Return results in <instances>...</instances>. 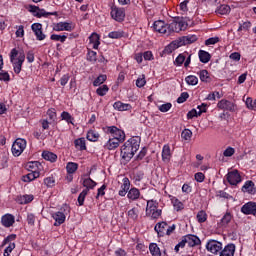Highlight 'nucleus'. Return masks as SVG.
<instances>
[{
    "label": "nucleus",
    "instance_id": "1",
    "mask_svg": "<svg viewBox=\"0 0 256 256\" xmlns=\"http://www.w3.org/2000/svg\"><path fill=\"white\" fill-rule=\"evenodd\" d=\"M141 140L139 137H132L128 139L122 146L120 155L124 161H131L135 156V153L139 151Z\"/></svg>",
    "mask_w": 256,
    "mask_h": 256
},
{
    "label": "nucleus",
    "instance_id": "2",
    "mask_svg": "<svg viewBox=\"0 0 256 256\" xmlns=\"http://www.w3.org/2000/svg\"><path fill=\"white\" fill-rule=\"evenodd\" d=\"M10 61L12 63L14 73L19 75L23 68V63H25V52L23 50L13 48L10 52Z\"/></svg>",
    "mask_w": 256,
    "mask_h": 256
},
{
    "label": "nucleus",
    "instance_id": "3",
    "mask_svg": "<svg viewBox=\"0 0 256 256\" xmlns=\"http://www.w3.org/2000/svg\"><path fill=\"white\" fill-rule=\"evenodd\" d=\"M163 211L159 209V202L155 200H148L146 204V217H151L152 219H159Z\"/></svg>",
    "mask_w": 256,
    "mask_h": 256
},
{
    "label": "nucleus",
    "instance_id": "4",
    "mask_svg": "<svg viewBox=\"0 0 256 256\" xmlns=\"http://www.w3.org/2000/svg\"><path fill=\"white\" fill-rule=\"evenodd\" d=\"M177 226L175 224L169 225L167 222H158L155 227L154 231H156L158 237H165V235H172L175 232Z\"/></svg>",
    "mask_w": 256,
    "mask_h": 256
},
{
    "label": "nucleus",
    "instance_id": "5",
    "mask_svg": "<svg viewBox=\"0 0 256 256\" xmlns=\"http://www.w3.org/2000/svg\"><path fill=\"white\" fill-rule=\"evenodd\" d=\"M189 25L183 18H175L169 25V33H181V31L187 30Z\"/></svg>",
    "mask_w": 256,
    "mask_h": 256
},
{
    "label": "nucleus",
    "instance_id": "6",
    "mask_svg": "<svg viewBox=\"0 0 256 256\" xmlns=\"http://www.w3.org/2000/svg\"><path fill=\"white\" fill-rule=\"evenodd\" d=\"M105 133H107L112 139H115L120 143H124L126 139L125 131L117 128L116 126H107Z\"/></svg>",
    "mask_w": 256,
    "mask_h": 256
},
{
    "label": "nucleus",
    "instance_id": "7",
    "mask_svg": "<svg viewBox=\"0 0 256 256\" xmlns=\"http://www.w3.org/2000/svg\"><path fill=\"white\" fill-rule=\"evenodd\" d=\"M27 148V140L23 138H17L12 144V155L14 157H19L22 155L23 151Z\"/></svg>",
    "mask_w": 256,
    "mask_h": 256
},
{
    "label": "nucleus",
    "instance_id": "8",
    "mask_svg": "<svg viewBox=\"0 0 256 256\" xmlns=\"http://www.w3.org/2000/svg\"><path fill=\"white\" fill-rule=\"evenodd\" d=\"M28 11L34 15V17H38L41 19V17H49V15H53L54 17H58L59 13L57 11L54 12H47L45 9L39 8V6L35 5H29Z\"/></svg>",
    "mask_w": 256,
    "mask_h": 256
},
{
    "label": "nucleus",
    "instance_id": "9",
    "mask_svg": "<svg viewBox=\"0 0 256 256\" xmlns=\"http://www.w3.org/2000/svg\"><path fill=\"white\" fill-rule=\"evenodd\" d=\"M66 211H69V206L64 205L60 211L52 213V218L55 221V227H59V225H63V223H65V219H67Z\"/></svg>",
    "mask_w": 256,
    "mask_h": 256
},
{
    "label": "nucleus",
    "instance_id": "10",
    "mask_svg": "<svg viewBox=\"0 0 256 256\" xmlns=\"http://www.w3.org/2000/svg\"><path fill=\"white\" fill-rule=\"evenodd\" d=\"M15 239H17V235L10 234L3 240L2 245H8L4 250V256H10L11 253H13V249H15V242L12 241H15Z\"/></svg>",
    "mask_w": 256,
    "mask_h": 256
},
{
    "label": "nucleus",
    "instance_id": "11",
    "mask_svg": "<svg viewBox=\"0 0 256 256\" xmlns=\"http://www.w3.org/2000/svg\"><path fill=\"white\" fill-rule=\"evenodd\" d=\"M53 31L61 32V31H71L75 30V24L73 22H57L52 25Z\"/></svg>",
    "mask_w": 256,
    "mask_h": 256
},
{
    "label": "nucleus",
    "instance_id": "12",
    "mask_svg": "<svg viewBox=\"0 0 256 256\" xmlns=\"http://www.w3.org/2000/svg\"><path fill=\"white\" fill-rule=\"evenodd\" d=\"M206 249L213 255H218L223 250V243L217 240H209L206 244Z\"/></svg>",
    "mask_w": 256,
    "mask_h": 256
},
{
    "label": "nucleus",
    "instance_id": "13",
    "mask_svg": "<svg viewBox=\"0 0 256 256\" xmlns=\"http://www.w3.org/2000/svg\"><path fill=\"white\" fill-rule=\"evenodd\" d=\"M110 15L112 19H114V21L121 23L122 21H125V8H119L117 6H113L111 8Z\"/></svg>",
    "mask_w": 256,
    "mask_h": 256
},
{
    "label": "nucleus",
    "instance_id": "14",
    "mask_svg": "<svg viewBox=\"0 0 256 256\" xmlns=\"http://www.w3.org/2000/svg\"><path fill=\"white\" fill-rule=\"evenodd\" d=\"M226 179L230 185L237 186L239 183H241V174H239V170H232L228 172L226 175Z\"/></svg>",
    "mask_w": 256,
    "mask_h": 256
},
{
    "label": "nucleus",
    "instance_id": "15",
    "mask_svg": "<svg viewBox=\"0 0 256 256\" xmlns=\"http://www.w3.org/2000/svg\"><path fill=\"white\" fill-rule=\"evenodd\" d=\"M31 29L37 39V41H45L46 35L43 33V24L41 23H34L31 25Z\"/></svg>",
    "mask_w": 256,
    "mask_h": 256
},
{
    "label": "nucleus",
    "instance_id": "16",
    "mask_svg": "<svg viewBox=\"0 0 256 256\" xmlns=\"http://www.w3.org/2000/svg\"><path fill=\"white\" fill-rule=\"evenodd\" d=\"M1 225L6 229H9V227H13L15 225V216L9 213L4 214L1 217Z\"/></svg>",
    "mask_w": 256,
    "mask_h": 256
},
{
    "label": "nucleus",
    "instance_id": "17",
    "mask_svg": "<svg viewBox=\"0 0 256 256\" xmlns=\"http://www.w3.org/2000/svg\"><path fill=\"white\" fill-rule=\"evenodd\" d=\"M130 189H131V181L129 180V178L124 177L122 179V184L120 186V190L118 191V195L120 197H125V195L129 193Z\"/></svg>",
    "mask_w": 256,
    "mask_h": 256
},
{
    "label": "nucleus",
    "instance_id": "18",
    "mask_svg": "<svg viewBox=\"0 0 256 256\" xmlns=\"http://www.w3.org/2000/svg\"><path fill=\"white\" fill-rule=\"evenodd\" d=\"M244 215H253L256 217V202H248L244 204L241 208Z\"/></svg>",
    "mask_w": 256,
    "mask_h": 256
},
{
    "label": "nucleus",
    "instance_id": "19",
    "mask_svg": "<svg viewBox=\"0 0 256 256\" xmlns=\"http://www.w3.org/2000/svg\"><path fill=\"white\" fill-rule=\"evenodd\" d=\"M153 29L157 33L165 34V33H167V29H169V26L167 24H165V21L158 20V21L154 22Z\"/></svg>",
    "mask_w": 256,
    "mask_h": 256
},
{
    "label": "nucleus",
    "instance_id": "20",
    "mask_svg": "<svg viewBox=\"0 0 256 256\" xmlns=\"http://www.w3.org/2000/svg\"><path fill=\"white\" fill-rule=\"evenodd\" d=\"M89 45L92 49H99L101 45V36L97 33H92L89 37Z\"/></svg>",
    "mask_w": 256,
    "mask_h": 256
},
{
    "label": "nucleus",
    "instance_id": "21",
    "mask_svg": "<svg viewBox=\"0 0 256 256\" xmlns=\"http://www.w3.org/2000/svg\"><path fill=\"white\" fill-rule=\"evenodd\" d=\"M171 157H173V152H171V146L166 144L162 148V161L164 163H169L171 161Z\"/></svg>",
    "mask_w": 256,
    "mask_h": 256
},
{
    "label": "nucleus",
    "instance_id": "22",
    "mask_svg": "<svg viewBox=\"0 0 256 256\" xmlns=\"http://www.w3.org/2000/svg\"><path fill=\"white\" fill-rule=\"evenodd\" d=\"M185 241L188 247H197V245H201V239L193 234L186 235Z\"/></svg>",
    "mask_w": 256,
    "mask_h": 256
},
{
    "label": "nucleus",
    "instance_id": "23",
    "mask_svg": "<svg viewBox=\"0 0 256 256\" xmlns=\"http://www.w3.org/2000/svg\"><path fill=\"white\" fill-rule=\"evenodd\" d=\"M122 142H119L118 140H115V138L109 137L108 141L104 145V149H107L108 151H115Z\"/></svg>",
    "mask_w": 256,
    "mask_h": 256
},
{
    "label": "nucleus",
    "instance_id": "24",
    "mask_svg": "<svg viewBox=\"0 0 256 256\" xmlns=\"http://www.w3.org/2000/svg\"><path fill=\"white\" fill-rule=\"evenodd\" d=\"M40 175L41 173L39 172V170H32V172L22 177V181L24 183H31V181H35V179H39Z\"/></svg>",
    "mask_w": 256,
    "mask_h": 256
},
{
    "label": "nucleus",
    "instance_id": "25",
    "mask_svg": "<svg viewBox=\"0 0 256 256\" xmlns=\"http://www.w3.org/2000/svg\"><path fill=\"white\" fill-rule=\"evenodd\" d=\"M242 191L243 193H249V195H255V183L251 180L246 181L245 184L242 186Z\"/></svg>",
    "mask_w": 256,
    "mask_h": 256
},
{
    "label": "nucleus",
    "instance_id": "26",
    "mask_svg": "<svg viewBox=\"0 0 256 256\" xmlns=\"http://www.w3.org/2000/svg\"><path fill=\"white\" fill-rule=\"evenodd\" d=\"M180 47H181V42H179V41H172L170 44H168L164 48V53L166 55H171V53H173V51H176V49H179Z\"/></svg>",
    "mask_w": 256,
    "mask_h": 256
},
{
    "label": "nucleus",
    "instance_id": "27",
    "mask_svg": "<svg viewBox=\"0 0 256 256\" xmlns=\"http://www.w3.org/2000/svg\"><path fill=\"white\" fill-rule=\"evenodd\" d=\"M141 197V191L138 188L133 187L128 190L127 198L129 201H137Z\"/></svg>",
    "mask_w": 256,
    "mask_h": 256
},
{
    "label": "nucleus",
    "instance_id": "28",
    "mask_svg": "<svg viewBox=\"0 0 256 256\" xmlns=\"http://www.w3.org/2000/svg\"><path fill=\"white\" fill-rule=\"evenodd\" d=\"M113 108L116 111H131L133 109V106L131 104L123 103L121 101H117L113 104Z\"/></svg>",
    "mask_w": 256,
    "mask_h": 256
},
{
    "label": "nucleus",
    "instance_id": "29",
    "mask_svg": "<svg viewBox=\"0 0 256 256\" xmlns=\"http://www.w3.org/2000/svg\"><path fill=\"white\" fill-rule=\"evenodd\" d=\"M235 244H228L224 247V249L220 252V256H235Z\"/></svg>",
    "mask_w": 256,
    "mask_h": 256
},
{
    "label": "nucleus",
    "instance_id": "30",
    "mask_svg": "<svg viewBox=\"0 0 256 256\" xmlns=\"http://www.w3.org/2000/svg\"><path fill=\"white\" fill-rule=\"evenodd\" d=\"M215 13L216 15H229V13H231V6L227 4H221L217 6Z\"/></svg>",
    "mask_w": 256,
    "mask_h": 256
},
{
    "label": "nucleus",
    "instance_id": "31",
    "mask_svg": "<svg viewBox=\"0 0 256 256\" xmlns=\"http://www.w3.org/2000/svg\"><path fill=\"white\" fill-rule=\"evenodd\" d=\"M99 137H101L99 132L93 129L89 130L86 135V139L92 143H97V141H99Z\"/></svg>",
    "mask_w": 256,
    "mask_h": 256
},
{
    "label": "nucleus",
    "instance_id": "32",
    "mask_svg": "<svg viewBox=\"0 0 256 256\" xmlns=\"http://www.w3.org/2000/svg\"><path fill=\"white\" fill-rule=\"evenodd\" d=\"M74 147L78 149V151H87V143L85 138H78L74 140Z\"/></svg>",
    "mask_w": 256,
    "mask_h": 256
},
{
    "label": "nucleus",
    "instance_id": "33",
    "mask_svg": "<svg viewBox=\"0 0 256 256\" xmlns=\"http://www.w3.org/2000/svg\"><path fill=\"white\" fill-rule=\"evenodd\" d=\"M197 75L199 76L202 83H211V74H209V71L203 69L200 70Z\"/></svg>",
    "mask_w": 256,
    "mask_h": 256
},
{
    "label": "nucleus",
    "instance_id": "34",
    "mask_svg": "<svg viewBox=\"0 0 256 256\" xmlns=\"http://www.w3.org/2000/svg\"><path fill=\"white\" fill-rule=\"evenodd\" d=\"M217 107L223 111H231V109H233V104H231L229 100L222 99L218 102Z\"/></svg>",
    "mask_w": 256,
    "mask_h": 256
},
{
    "label": "nucleus",
    "instance_id": "35",
    "mask_svg": "<svg viewBox=\"0 0 256 256\" xmlns=\"http://www.w3.org/2000/svg\"><path fill=\"white\" fill-rule=\"evenodd\" d=\"M171 203L176 211H183L185 205L177 197L170 196Z\"/></svg>",
    "mask_w": 256,
    "mask_h": 256
},
{
    "label": "nucleus",
    "instance_id": "36",
    "mask_svg": "<svg viewBox=\"0 0 256 256\" xmlns=\"http://www.w3.org/2000/svg\"><path fill=\"white\" fill-rule=\"evenodd\" d=\"M33 199H35V197L32 194H26V195L19 196L17 198V201L18 203H20V205H27V203H31Z\"/></svg>",
    "mask_w": 256,
    "mask_h": 256
},
{
    "label": "nucleus",
    "instance_id": "37",
    "mask_svg": "<svg viewBox=\"0 0 256 256\" xmlns=\"http://www.w3.org/2000/svg\"><path fill=\"white\" fill-rule=\"evenodd\" d=\"M82 185L85 187V189H95L97 187V182L93 181L91 178H84L82 179Z\"/></svg>",
    "mask_w": 256,
    "mask_h": 256
},
{
    "label": "nucleus",
    "instance_id": "38",
    "mask_svg": "<svg viewBox=\"0 0 256 256\" xmlns=\"http://www.w3.org/2000/svg\"><path fill=\"white\" fill-rule=\"evenodd\" d=\"M198 56L201 63H209L211 61V54L205 50H199Z\"/></svg>",
    "mask_w": 256,
    "mask_h": 256
},
{
    "label": "nucleus",
    "instance_id": "39",
    "mask_svg": "<svg viewBox=\"0 0 256 256\" xmlns=\"http://www.w3.org/2000/svg\"><path fill=\"white\" fill-rule=\"evenodd\" d=\"M42 157L45 161H50V163H55V161H57V154L53 152L44 151L42 153Z\"/></svg>",
    "mask_w": 256,
    "mask_h": 256
},
{
    "label": "nucleus",
    "instance_id": "40",
    "mask_svg": "<svg viewBox=\"0 0 256 256\" xmlns=\"http://www.w3.org/2000/svg\"><path fill=\"white\" fill-rule=\"evenodd\" d=\"M149 251L150 255L152 256H161V248H159V245H157V243H150Z\"/></svg>",
    "mask_w": 256,
    "mask_h": 256
},
{
    "label": "nucleus",
    "instance_id": "41",
    "mask_svg": "<svg viewBox=\"0 0 256 256\" xmlns=\"http://www.w3.org/2000/svg\"><path fill=\"white\" fill-rule=\"evenodd\" d=\"M233 219V215L231 213L227 212L220 221V227H227L229 223H231V220Z\"/></svg>",
    "mask_w": 256,
    "mask_h": 256
},
{
    "label": "nucleus",
    "instance_id": "42",
    "mask_svg": "<svg viewBox=\"0 0 256 256\" xmlns=\"http://www.w3.org/2000/svg\"><path fill=\"white\" fill-rule=\"evenodd\" d=\"M187 55H188L187 52L179 54L174 61V65H176L177 67H181V65L185 63V59H187Z\"/></svg>",
    "mask_w": 256,
    "mask_h": 256
},
{
    "label": "nucleus",
    "instance_id": "43",
    "mask_svg": "<svg viewBox=\"0 0 256 256\" xmlns=\"http://www.w3.org/2000/svg\"><path fill=\"white\" fill-rule=\"evenodd\" d=\"M77 169H79V164H77L75 162H68L66 164L67 173L75 174L77 172Z\"/></svg>",
    "mask_w": 256,
    "mask_h": 256
},
{
    "label": "nucleus",
    "instance_id": "44",
    "mask_svg": "<svg viewBox=\"0 0 256 256\" xmlns=\"http://www.w3.org/2000/svg\"><path fill=\"white\" fill-rule=\"evenodd\" d=\"M61 119L62 121H66V123L71 125H73V121H75V118H73V116H71L70 113L67 111H63L61 113Z\"/></svg>",
    "mask_w": 256,
    "mask_h": 256
},
{
    "label": "nucleus",
    "instance_id": "45",
    "mask_svg": "<svg viewBox=\"0 0 256 256\" xmlns=\"http://www.w3.org/2000/svg\"><path fill=\"white\" fill-rule=\"evenodd\" d=\"M89 195V189H84L78 196V205L79 207H83L85 203V197Z\"/></svg>",
    "mask_w": 256,
    "mask_h": 256
},
{
    "label": "nucleus",
    "instance_id": "46",
    "mask_svg": "<svg viewBox=\"0 0 256 256\" xmlns=\"http://www.w3.org/2000/svg\"><path fill=\"white\" fill-rule=\"evenodd\" d=\"M105 81H107V75L101 74L93 81V86L100 87Z\"/></svg>",
    "mask_w": 256,
    "mask_h": 256
},
{
    "label": "nucleus",
    "instance_id": "47",
    "mask_svg": "<svg viewBox=\"0 0 256 256\" xmlns=\"http://www.w3.org/2000/svg\"><path fill=\"white\" fill-rule=\"evenodd\" d=\"M245 105L250 111H256V99L253 100L251 97L246 98Z\"/></svg>",
    "mask_w": 256,
    "mask_h": 256
},
{
    "label": "nucleus",
    "instance_id": "48",
    "mask_svg": "<svg viewBox=\"0 0 256 256\" xmlns=\"http://www.w3.org/2000/svg\"><path fill=\"white\" fill-rule=\"evenodd\" d=\"M15 29H16L15 36L19 39H23V37H25V26L18 25L15 27Z\"/></svg>",
    "mask_w": 256,
    "mask_h": 256
},
{
    "label": "nucleus",
    "instance_id": "49",
    "mask_svg": "<svg viewBox=\"0 0 256 256\" xmlns=\"http://www.w3.org/2000/svg\"><path fill=\"white\" fill-rule=\"evenodd\" d=\"M96 93L97 95H99V97H105V95L109 93V86L105 84L100 86L99 88H97Z\"/></svg>",
    "mask_w": 256,
    "mask_h": 256
},
{
    "label": "nucleus",
    "instance_id": "50",
    "mask_svg": "<svg viewBox=\"0 0 256 256\" xmlns=\"http://www.w3.org/2000/svg\"><path fill=\"white\" fill-rule=\"evenodd\" d=\"M51 41H59L65 43L67 41V35L52 34L50 36Z\"/></svg>",
    "mask_w": 256,
    "mask_h": 256
},
{
    "label": "nucleus",
    "instance_id": "51",
    "mask_svg": "<svg viewBox=\"0 0 256 256\" xmlns=\"http://www.w3.org/2000/svg\"><path fill=\"white\" fill-rule=\"evenodd\" d=\"M26 167H27L28 171H30V172L39 171L38 169H39V167H41V163H39L37 161L29 162Z\"/></svg>",
    "mask_w": 256,
    "mask_h": 256
},
{
    "label": "nucleus",
    "instance_id": "52",
    "mask_svg": "<svg viewBox=\"0 0 256 256\" xmlns=\"http://www.w3.org/2000/svg\"><path fill=\"white\" fill-rule=\"evenodd\" d=\"M187 85H197L199 83V78L195 75H189L185 78Z\"/></svg>",
    "mask_w": 256,
    "mask_h": 256
},
{
    "label": "nucleus",
    "instance_id": "53",
    "mask_svg": "<svg viewBox=\"0 0 256 256\" xmlns=\"http://www.w3.org/2000/svg\"><path fill=\"white\" fill-rule=\"evenodd\" d=\"M181 137L185 141H191V138L193 137V132L189 129H184L181 133Z\"/></svg>",
    "mask_w": 256,
    "mask_h": 256
},
{
    "label": "nucleus",
    "instance_id": "54",
    "mask_svg": "<svg viewBox=\"0 0 256 256\" xmlns=\"http://www.w3.org/2000/svg\"><path fill=\"white\" fill-rule=\"evenodd\" d=\"M197 221L198 223H205V221H207V212L201 210L197 213Z\"/></svg>",
    "mask_w": 256,
    "mask_h": 256
},
{
    "label": "nucleus",
    "instance_id": "55",
    "mask_svg": "<svg viewBox=\"0 0 256 256\" xmlns=\"http://www.w3.org/2000/svg\"><path fill=\"white\" fill-rule=\"evenodd\" d=\"M47 115L50 119V121H57V110H55V108H50L47 110Z\"/></svg>",
    "mask_w": 256,
    "mask_h": 256
},
{
    "label": "nucleus",
    "instance_id": "56",
    "mask_svg": "<svg viewBox=\"0 0 256 256\" xmlns=\"http://www.w3.org/2000/svg\"><path fill=\"white\" fill-rule=\"evenodd\" d=\"M87 57H88V61L95 63V61H97V52H95L91 49H88Z\"/></svg>",
    "mask_w": 256,
    "mask_h": 256
},
{
    "label": "nucleus",
    "instance_id": "57",
    "mask_svg": "<svg viewBox=\"0 0 256 256\" xmlns=\"http://www.w3.org/2000/svg\"><path fill=\"white\" fill-rule=\"evenodd\" d=\"M44 185L46 187H55V178L53 176L46 177L44 179Z\"/></svg>",
    "mask_w": 256,
    "mask_h": 256
},
{
    "label": "nucleus",
    "instance_id": "58",
    "mask_svg": "<svg viewBox=\"0 0 256 256\" xmlns=\"http://www.w3.org/2000/svg\"><path fill=\"white\" fill-rule=\"evenodd\" d=\"M109 39H121L123 37L122 31H113L108 34Z\"/></svg>",
    "mask_w": 256,
    "mask_h": 256
},
{
    "label": "nucleus",
    "instance_id": "59",
    "mask_svg": "<svg viewBox=\"0 0 256 256\" xmlns=\"http://www.w3.org/2000/svg\"><path fill=\"white\" fill-rule=\"evenodd\" d=\"M145 85H147V80H145V75H142L140 77H138V79L136 80V87H145Z\"/></svg>",
    "mask_w": 256,
    "mask_h": 256
},
{
    "label": "nucleus",
    "instance_id": "60",
    "mask_svg": "<svg viewBox=\"0 0 256 256\" xmlns=\"http://www.w3.org/2000/svg\"><path fill=\"white\" fill-rule=\"evenodd\" d=\"M234 155H235V148L233 147H227L223 152L224 157H233Z\"/></svg>",
    "mask_w": 256,
    "mask_h": 256
},
{
    "label": "nucleus",
    "instance_id": "61",
    "mask_svg": "<svg viewBox=\"0 0 256 256\" xmlns=\"http://www.w3.org/2000/svg\"><path fill=\"white\" fill-rule=\"evenodd\" d=\"M172 107L173 104L171 103L162 104L159 106V111H161V113H167V111H169Z\"/></svg>",
    "mask_w": 256,
    "mask_h": 256
},
{
    "label": "nucleus",
    "instance_id": "62",
    "mask_svg": "<svg viewBox=\"0 0 256 256\" xmlns=\"http://www.w3.org/2000/svg\"><path fill=\"white\" fill-rule=\"evenodd\" d=\"M216 43H219V37H212L205 41L207 47H209V45H216Z\"/></svg>",
    "mask_w": 256,
    "mask_h": 256
},
{
    "label": "nucleus",
    "instance_id": "63",
    "mask_svg": "<svg viewBox=\"0 0 256 256\" xmlns=\"http://www.w3.org/2000/svg\"><path fill=\"white\" fill-rule=\"evenodd\" d=\"M194 179L197 183H203V181H205V174L198 172L194 175Z\"/></svg>",
    "mask_w": 256,
    "mask_h": 256
},
{
    "label": "nucleus",
    "instance_id": "64",
    "mask_svg": "<svg viewBox=\"0 0 256 256\" xmlns=\"http://www.w3.org/2000/svg\"><path fill=\"white\" fill-rule=\"evenodd\" d=\"M187 99H189V93L183 92V93H181L180 97H178L177 103H185V101H187Z\"/></svg>",
    "mask_w": 256,
    "mask_h": 256
}]
</instances>
